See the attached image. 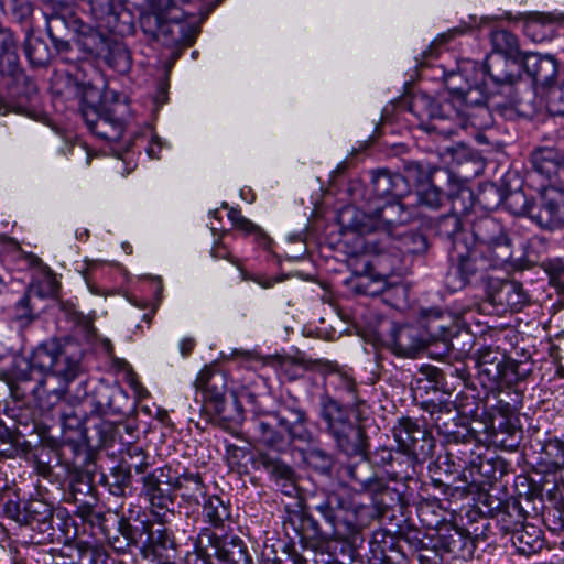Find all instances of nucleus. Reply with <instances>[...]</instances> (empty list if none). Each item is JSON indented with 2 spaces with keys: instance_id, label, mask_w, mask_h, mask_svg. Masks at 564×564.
Returning a JSON list of instances; mask_svg holds the SVG:
<instances>
[{
  "instance_id": "21",
  "label": "nucleus",
  "mask_w": 564,
  "mask_h": 564,
  "mask_svg": "<svg viewBox=\"0 0 564 564\" xmlns=\"http://www.w3.org/2000/svg\"><path fill=\"white\" fill-rule=\"evenodd\" d=\"M386 345L398 357L413 358L424 349L425 337L416 325L393 323Z\"/></svg>"
},
{
  "instance_id": "25",
  "label": "nucleus",
  "mask_w": 564,
  "mask_h": 564,
  "mask_svg": "<svg viewBox=\"0 0 564 564\" xmlns=\"http://www.w3.org/2000/svg\"><path fill=\"white\" fill-rule=\"evenodd\" d=\"M172 488L181 491L180 507L186 509L187 513L196 512L208 495L202 475L188 469H184L173 479Z\"/></svg>"
},
{
  "instance_id": "14",
  "label": "nucleus",
  "mask_w": 564,
  "mask_h": 564,
  "mask_svg": "<svg viewBox=\"0 0 564 564\" xmlns=\"http://www.w3.org/2000/svg\"><path fill=\"white\" fill-rule=\"evenodd\" d=\"M469 243L490 257L496 264H505L512 256V240L503 223L490 215L473 220Z\"/></svg>"
},
{
  "instance_id": "30",
  "label": "nucleus",
  "mask_w": 564,
  "mask_h": 564,
  "mask_svg": "<svg viewBox=\"0 0 564 564\" xmlns=\"http://www.w3.org/2000/svg\"><path fill=\"white\" fill-rule=\"evenodd\" d=\"M491 519L501 534H513L522 525H525L527 513L520 501L516 498H509L505 501H498L495 508L490 509Z\"/></svg>"
},
{
  "instance_id": "20",
  "label": "nucleus",
  "mask_w": 564,
  "mask_h": 564,
  "mask_svg": "<svg viewBox=\"0 0 564 564\" xmlns=\"http://www.w3.org/2000/svg\"><path fill=\"white\" fill-rule=\"evenodd\" d=\"M564 212V189L558 185L541 184L538 196V205L529 209V218L539 227L547 230L562 228V224H547L549 215L562 217Z\"/></svg>"
},
{
  "instance_id": "23",
  "label": "nucleus",
  "mask_w": 564,
  "mask_h": 564,
  "mask_svg": "<svg viewBox=\"0 0 564 564\" xmlns=\"http://www.w3.org/2000/svg\"><path fill=\"white\" fill-rule=\"evenodd\" d=\"M254 463L257 468H262L269 474L271 481L288 497H294L297 492L295 473L293 468L283 462L278 455L268 452H259Z\"/></svg>"
},
{
  "instance_id": "5",
  "label": "nucleus",
  "mask_w": 564,
  "mask_h": 564,
  "mask_svg": "<svg viewBox=\"0 0 564 564\" xmlns=\"http://www.w3.org/2000/svg\"><path fill=\"white\" fill-rule=\"evenodd\" d=\"M89 10L95 28L82 21L77 35L79 48L97 58L105 55L111 35L128 36L135 31L133 13L119 0H89Z\"/></svg>"
},
{
  "instance_id": "34",
  "label": "nucleus",
  "mask_w": 564,
  "mask_h": 564,
  "mask_svg": "<svg viewBox=\"0 0 564 564\" xmlns=\"http://www.w3.org/2000/svg\"><path fill=\"white\" fill-rule=\"evenodd\" d=\"M429 248L427 238L420 230H404L403 228L392 236L391 259L395 267L400 254H423Z\"/></svg>"
},
{
  "instance_id": "60",
  "label": "nucleus",
  "mask_w": 564,
  "mask_h": 564,
  "mask_svg": "<svg viewBox=\"0 0 564 564\" xmlns=\"http://www.w3.org/2000/svg\"><path fill=\"white\" fill-rule=\"evenodd\" d=\"M379 296L387 305L393 308H401L406 303L408 290L401 283L389 284L386 281L383 290L380 292Z\"/></svg>"
},
{
  "instance_id": "29",
  "label": "nucleus",
  "mask_w": 564,
  "mask_h": 564,
  "mask_svg": "<svg viewBox=\"0 0 564 564\" xmlns=\"http://www.w3.org/2000/svg\"><path fill=\"white\" fill-rule=\"evenodd\" d=\"M91 426L96 431L102 446L113 447L116 444L121 446L131 445L138 438L139 430L133 421H100Z\"/></svg>"
},
{
  "instance_id": "17",
  "label": "nucleus",
  "mask_w": 564,
  "mask_h": 564,
  "mask_svg": "<svg viewBox=\"0 0 564 564\" xmlns=\"http://www.w3.org/2000/svg\"><path fill=\"white\" fill-rule=\"evenodd\" d=\"M397 447L419 457L429 458L435 448V440L424 426L411 417H401L392 429Z\"/></svg>"
},
{
  "instance_id": "6",
  "label": "nucleus",
  "mask_w": 564,
  "mask_h": 564,
  "mask_svg": "<svg viewBox=\"0 0 564 564\" xmlns=\"http://www.w3.org/2000/svg\"><path fill=\"white\" fill-rule=\"evenodd\" d=\"M400 200L387 202L371 215L362 214L361 219L355 214L349 226L356 232L355 245L360 246L362 253L391 252L392 236L412 218L411 212Z\"/></svg>"
},
{
  "instance_id": "13",
  "label": "nucleus",
  "mask_w": 564,
  "mask_h": 564,
  "mask_svg": "<svg viewBox=\"0 0 564 564\" xmlns=\"http://www.w3.org/2000/svg\"><path fill=\"white\" fill-rule=\"evenodd\" d=\"M80 112L93 134L100 140L118 142L130 116V105L126 98L116 96L112 100L105 99L97 106L83 104Z\"/></svg>"
},
{
  "instance_id": "50",
  "label": "nucleus",
  "mask_w": 564,
  "mask_h": 564,
  "mask_svg": "<svg viewBox=\"0 0 564 564\" xmlns=\"http://www.w3.org/2000/svg\"><path fill=\"white\" fill-rule=\"evenodd\" d=\"M24 54L29 63L34 67L46 66L52 58L48 45L42 39L32 36L31 31H26Z\"/></svg>"
},
{
  "instance_id": "38",
  "label": "nucleus",
  "mask_w": 564,
  "mask_h": 564,
  "mask_svg": "<svg viewBox=\"0 0 564 564\" xmlns=\"http://www.w3.org/2000/svg\"><path fill=\"white\" fill-rule=\"evenodd\" d=\"M512 546L519 554L530 556L540 552L544 545L543 531L534 524L527 523L510 538Z\"/></svg>"
},
{
  "instance_id": "1",
  "label": "nucleus",
  "mask_w": 564,
  "mask_h": 564,
  "mask_svg": "<svg viewBox=\"0 0 564 564\" xmlns=\"http://www.w3.org/2000/svg\"><path fill=\"white\" fill-rule=\"evenodd\" d=\"M470 72L471 79H466V88L456 102L429 96L420 98L424 107L422 116L426 117L421 127L426 132L451 138L468 126L487 129L492 124L491 109L507 116L519 107L521 66L517 62L491 57L480 66L473 63Z\"/></svg>"
},
{
  "instance_id": "26",
  "label": "nucleus",
  "mask_w": 564,
  "mask_h": 564,
  "mask_svg": "<svg viewBox=\"0 0 564 564\" xmlns=\"http://www.w3.org/2000/svg\"><path fill=\"white\" fill-rule=\"evenodd\" d=\"M370 561L373 564H405L406 556L397 539L388 530H376L369 541Z\"/></svg>"
},
{
  "instance_id": "36",
  "label": "nucleus",
  "mask_w": 564,
  "mask_h": 564,
  "mask_svg": "<svg viewBox=\"0 0 564 564\" xmlns=\"http://www.w3.org/2000/svg\"><path fill=\"white\" fill-rule=\"evenodd\" d=\"M445 449L448 452V456L462 463L466 470H469L471 465H475L480 455L488 452L486 445L478 438L477 432L473 433V438L470 440L447 444Z\"/></svg>"
},
{
  "instance_id": "18",
  "label": "nucleus",
  "mask_w": 564,
  "mask_h": 564,
  "mask_svg": "<svg viewBox=\"0 0 564 564\" xmlns=\"http://www.w3.org/2000/svg\"><path fill=\"white\" fill-rule=\"evenodd\" d=\"M448 198L452 200V210L437 218L435 223L436 235L447 240L451 248H455L456 241H469L468 232L463 228V221L459 212L456 208V203L465 199L473 198V192L463 182L456 184V189L448 192Z\"/></svg>"
},
{
  "instance_id": "47",
  "label": "nucleus",
  "mask_w": 564,
  "mask_h": 564,
  "mask_svg": "<svg viewBox=\"0 0 564 564\" xmlns=\"http://www.w3.org/2000/svg\"><path fill=\"white\" fill-rule=\"evenodd\" d=\"M441 169L435 167L431 171L426 184H421L416 191L419 206L426 207L431 210L438 209L445 199L448 198V194H445L440 187H437L432 180L433 173L440 172Z\"/></svg>"
},
{
  "instance_id": "53",
  "label": "nucleus",
  "mask_w": 564,
  "mask_h": 564,
  "mask_svg": "<svg viewBox=\"0 0 564 564\" xmlns=\"http://www.w3.org/2000/svg\"><path fill=\"white\" fill-rule=\"evenodd\" d=\"M101 482L116 497H123L131 485V474L122 466H116L101 476Z\"/></svg>"
},
{
  "instance_id": "33",
  "label": "nucleus",
  "mask_w": 564,
  "mask_h": 564,
  "mask_svg": "<svg viewBox=\"0 0 564 564\" xmlns=\"http://www.w3.org/2000/svg\"><path fill=\"white\" fill-rule=\"evenodd\" d=\"M426 458L419 457L401 448L394 449L393 460L390 463L387 473V481L406 482L419 474Z\"/></svg>"
},
{
  "instance_id": "42",
  "label": "nucleus",
  "mask_w": 564,
  "mask_h": 564,
  "mask_svg": "<svg viewBox=\"0 0 564 564\" xmlns=\"http://www.w3.org/2000/svg\"><path fill=\"white\" fill-rule=\"evenodd\" d=\"M59 284L51 268L43 263L34 273L30 286L26 290L41 299L54 297L58 292Z\"/></svg>"
},
{
  "instance_id": "46",
  "label": "nucleus",
  "mask_w": 564,
  "mask_h": 564,
  "mask_svg": "<svg viewBox=\"0 0 564 564\" xmlns=\"http://www.w3.org/2000/svg\"><path fill=\"white\" fill-rule=\"evenodd\" d=\"M490 42L494 48V54L489 55L486 61L491 57L503 56L510 61L517 62L512 58L519 52L518 37L506 29H497L490 33Z\"/></svg>"
},
{
  "instance_id": "55",
  "label": "nucleus",
  "mask_w": 564,
  "mask_h": 564,
  "mask_svg": "<svg viewBox=\"0 0 564 564\" xmlns=\"http://www.w3.org/2000/svg\"><path fill=\"white\" fill-rule=\"evenodd\" d=\"M171 468L167 466L156 467L141 477V496L145 497L154 492L161 486H172Z\"/></svg>"
},
{
  "instance_id": "37",
  "label": "nucleus",
  "mask_w": 564,
  "mask_h": 564,
  "mask_svg": "<svg viewBox=\"0 0 564 564\" xmlns=\"http://www.w3.org/2000/svg\"><path fill=\"white\" fill-rule=\"evenodd\" d=\"M77 517L80 523H77L80 535L89 539H99L109 528V519L106 513L90 506H84L78 509Z\"/></svg>"
},
{
  "instance_id": "48",
  "label": "nucleus",
  "mask_w": 564,
  "mask_h": 564,
  "mask_svg": "<svg viewBox=\"0 0 564 564\" xmlns=\"http://www.w3.org/2000/svg\"><path fill=\"white\" fill-rule=\"evenodd\" d=\"M147 501L149 503V513L153 522L166 525L175 519V495L170 494Z\"/></svg>"
},
{
  "instance_id": "63",
  "label": "nucleus",
  "mask_w": 564,
  "mask_h": 564,
  "mask_svg": "<svg viewBox=\"0 0 564 564\" xmlns=\"http://www.w3.org/2000/svg\"><path fill=\"white\" fill-rule=\"evenodd\" d=\"M143 529L148 532V540L154 547L164 551L175 547V540L172 530L163 527L153 531L149 523H144Z\"/></svg>"
},
{
  "instance_id": "11",
  "label": "nucleus",
  "mask_w": 564,
  "mask_h": 564,
  "mask_svg": "<svg viewBox=\"0 0 564 564\" xmlns=\"http://www.w3.org/2000/svg\"><path fill=\"white\" fill-rule=\"evenodd\" d=\"M366 449L360 455H349L359 457V459L356 463L344 465L339 470V476L354 491L371 497L373 505L377 506L371 508V514H373L381 509L392 508L393 502L400 500V494L397 490L392 491L386 478L371 467L366 457Z\"/></svg>"
},
{
  "instance_id": "49",
  "label": "nucleus",
  "mask_w": 564,
  "mask_h": 564,
  "mask_svg": "<svg viewBox=\"0 0 564 564\" xmlns=\"http://www.w3.org/2000/svg\"><path fill=\"white\" fill-rule=\"evenodd\" d=\"M422 409L429 413L430 420L434 423L437 432L438 422H453L459 416L455 410V404H452V401L445 398L423 401Z\"/></svg>"
},
{
  "instance_id": "57",
  "label": "nucleus",
  "mask_w": 564,
  "mask_h": 564,
  "mask_svg": "<svg viewBox=\"0 0 564 564\" xmlns=\"http://www.w3.org/2000/svg\"><path fill=\"white\" fill-rule=\"evenodd\" d=\"M521 362L503 356L502 362L499 365V379H497L495 386H512L520 380H524L530 369L521 370Z\"/></svg>"
},
{
  "instance_id": "7",
  "label": "nucleus",
  "mask_w": 564,
  "mask_h": 564,
  "mask_svg": "<svg viewBox=\"0 0 564 564\" xmlns=\"http://www.w3.org/2000/svg\"><path fill=\"white\" fill-rule=\"evenodd\" d=\"M357 404L341 403L330 395L329 390L319 395L318 419L321 430L346 455H360L367 446V436L362 427L354 421L352 413Z\"/></svg>"
},
{
  "instance_id": "35",
  "label": "nucleus",
  "mask_w": 564,
  "mask_h": 564,
  "mask_svg": "<svg viewBox=\"0 0 564 564\" xmlns=\"http://www.w3.org/2000/svg\"><path fill=\"white\" fill-rule=\"evenodd\" d=\"M200 506L204 522L208 523L214 529H224L232 522V507L230 500H225L216 494H208Z\"/></svg>"
},
{
  "instance_id": "15",
  "label": "nucleus",
  "mask_w": 564,
  "mask_h": 564,
  "mask_svg": "<svg viewBox=\"0 0 564 564\" xmlns=\"http://www.w3.org/2000/svg\"><path fill=\"white\" fill-rule=\"evenodd\" d=\"M352 253L357 264L362 265L360 273L351 281L352 292L358 295L379 296L387 281L386 276L394 271L391 254L362 253L358 245H355Z\"/></svg>"
},
{
  "instance_id": "12",
  "label": "nucleus",
  "mask_w": 564,
  "mask_h": 564,
  "mask_svg": "<svg viewBox=\"0 0 564 564\" xmlns=\"http://www.w3.org/2000/svg\"><path fill=\"white\" fill-rule=\"evenodd\" d=\"M531 78L535 90L545 96L546 109L552 116L564 117V72L560 80L554 84L558 75V63L552 55L538 53L524 54L521 63L517 62Z\"/></svg>"
},
{
  "instance_id": "19",
  "label": "nucleus",
  "mask_w": 564,
  "mask_h": 564,
  "mask_svg": "<svg viewBox=\"0 0 564 564\" xmlns=\"http://www.w3.org/2000/svg\"><path fill=\"white\" fill-rule=\"evenodd\" d=\"M431 485L437 489L443 499L449 500L455 496H464L468 492L466 486H454L453 482L460 478L467 471L462 463L448 456L445 449L434 462V467L430 468Z\"/></svg>"
},
{
  "instance_id": "32",
  "label": "nucleus",
  "mask_w": 564,
  "mask_h": 564,
  "mask_svg": "<svg viewBox=\"0 0 564 564\" xmlns=\"http://www.w3.org/2000/svg\"><path fill=\"white\" fill-rule=\"evenodd\" d=\"M373 192L379 197L390 196L392 199H401L411 192L409 180L389 170H378L371 175Z\"/></svg>"
},
{
  "instance_id": "56",
  "label": "nucleus",
  "mask_w": 564,
  "mask_h": 564,
  "mask_svg": "<svg viewBox=\"0 0 564 564\" xmlns=\"http://www.w3.org/2000/svg\"><path fill=\"white\" fill-rule=\"evenodd\" d=\"M473 63H468L464 68H459V70H451L446 73L443 72L444 84L448 91L449 97L445 100H457V98L463 94V90L466 88V79H471L468 73L470 70Z\"/></svg>"
},
{
  "instance_id": "8",
  "label": "nucleus",
  "mask_w": 564,
  "mask_h": 564,
  "mask_svg": "<svg viewBox=\"0 0 564 564\" xmlns=\"http://www.w3.org/2000/svg\"><path fill=\"white\" fill-rule=\"evenodd\" d=\"M2 510L4 518L12 522V533L20 544L45 545L54 541V510L44 501L33 500L21 505L8 500Z\"/></svg>"
},
{
  "instance_id": "10",
  "label": "nucleus",
  "mask_w": 564,
  "mask_h": 564,
  "mask_svg": "<svg viewBox=\"0 0 564 564\" xmlns=\"http://www.w3.org/2000/svg\"><path fill=\"white\" fill-rule=\"evenodd\" d=\"M449 265L444 278L446 289L454 293L481 280L490 269L501 268L490 257L475 249L469 241H456L448 253Z\"/></svg>"
},
{
  "instance_id": "16",
  "label": "nucleus",
  "mask_w": 564,
  "mask_h": 564,
  "mask_svg": "<svg viewBox=\"0 0 564 564\" xmlns=\"http://www.w3.org/2000/svg\"><path fill=\"white\" fill-rule=\"evenodd\" d=\"M194 401L200 410L213 411V413L223 420L229 421L226 415L225 393L227 390V380L224 372L204 367L197 375L195 381Z\"/></svg>"
},
{
  "instance_id": "3",
  "label": "nucleus",
  "mask_w": 564,
  "mask_h": 564,
  "mask_svg": "<svg viewBox=\"0 0 564 564\" xmlns=\"http://www.w3.org/2000/svg\"><path fill=\"white\" fill-rule=\"evenodd\" d=\"M251 424L256 441L278 453L308 446L314 440L307 412L296 399L284 400L276 411L254 417Z\"/></svg>"
},
{
  "instance_id": "28",
  "label": "nucleus",
  "mask_w": 564,
  "mask_h": 564,
  "mask_svg": "<svg viewBox=\"0 0 564 564\" xmlns=\"http://www.w3.org/2000/svg\"><path fill=\"white\" fill-rule=\"evenodd\" d=\"M435 532L436 543H438L437 545L444 555H451L455 558H466L473 555V540L451 522H446Z\"/></svg>"
},
{
  "instance_id": "58",
  "label": "nucleus",
  "mask_w": 564,
  "mask_h": 564,
  "mask_svg": "<svg viewBox=\"0 0 564 564\" xmlns=\"http://www.w3.org/2000/svg\"><path fill=\"white\" fill-rule=\"evenodd\" d=\"M305 460L310 467L321 475H332L335 460L330 453L321 448H312L306 453Z\"/></svg>"
},
{
  "instance_id": "64",
  "label": "nucleus",
  "mask_w": 564,
  "mask_h": 564,
  "mask_svg": "<svg viewBox=\"0 0 564 564\" xmlns=\"http://www.w3.org/2000/svg\"><path fill=\"white\" fill-rule=\"evenodd\" d=\"M543 448L550 464L557 469H564V435L549 438Z\"/></svg>"
},
{
  "instance_id": "44",
  "label": "nucleus",
  "mask_w": 564,
  "mask_h": 564,
  "mask_svg": "<svg viewBox=\"0 0 564 564\" xmlns=\"http://www.w3.org/2000/svg\"><path fill=\"white\" fill-rule=\"evenodd\" d=\"M505 199V189L495 183H485L479 186L477 195H473V198L468 199L469 205H464L460 212H467L468 208L474 205V203L485 210H495L503 204Z\"/></svg>"
},
{
  "instance_id": "31",
  "label": "nucleus",
  "mask_w": 564,
  "mask_h": 564,
  "mask_svg": "<svg viewBox=\"0 0 564 564\" xmlns=\"http://www.w3.org/2000/svg\"><path fill=\"white\" fill-rule=\"evenodd\" d=\"M46 21V32L53 29L79 30L82 20L73 12L72 6L64 0H40Z\"/></svg>"
},
{
  "instance_id": "9",
  "label": "nucleus",
  "mask_w": 564,
  "mask_h": 564,
  "mask_svg": "<svg viewBox=\"0 0 564 564\" xmlns=\"http://www.w3.org/2000/svg\"><path fill=\"white\" fill-rule=\"evenodd\" d=\"M129 403V394L119 383L99 380L83 401L82 405L88 411L82 414L74 410V417L63 414L64 425L88 432L94 423L105 421V416L123 414Z\"/></svg>"
},
{
  "instance_id": "41",
  "label": "nucleus",
  "mask_w": 564,
  "mask_h": 564,
  "mask_svg": "<svg viewBox=\"0 0 564 564\" xmlns=\"http://www.w3.org/2000/svg\"><path fill=\"white\" fill-rule=\"evenodd\" d=\"M122 37L111 35L105 55L100 58L117 73L127 74L132 66V56Z\"/></svg>"
},
{
  "instance_id": "27",
  "label": "nucleus",
  "mask_w": 564,
  "mask_h": 564,
  "mask_svg": "<svg viewBox=\"0 0 564 564\" xmlns=\"http://www.w3.org/2000/svg\"><path fill=\"white\" fill-rule=\"evenodd\" d=\"M67 554H73L77 564H109L111 557L107 553L99 539H89L80 535L79 528L75 523L73 542L65 546Z\"/></svg>"
},
{
  "instance_id": "62",
  "label": "nucleus",
  "mask_w": 564,
  "mask_h": 564,
  "mask_svg": "<svg viewBox=\"0 0 564 564\" xmlns=\"http://www.w3.org/2000/svg\"><path fill=\"white\" fill-rule=\"evenodd\" d=\"M503 204L511 213L529 217V209L538 205V199L530 202L521 191L506 192Z\"/></svg>"
},
{
  "instance_id": "40",
  "label": "nucleus",
  "mask_w": 564,
  "mask_h": 564,
  "mask_svg": "<svg viewBox=\"0 0 564 564\" xmlns=\"http://www.w3.org/2000/svg\"><path fill=\"white\" fill-rule=\"evenodd\" d=\"M326 386L334 392V398L341 403L359 404L355 379L344 371H333L326 377Z\"/></svg>"
},
{
  "instance_id": "43",
  "label": "nucleus",
  "mask_w": 564,
  "mask_h": 564,
  "mask_svg": "<svg viewBox=\"0 0 564 564\" xmlns=\"http://www.w3.org/2000/svg\"><path fill=\"white\" fill-rule=\"evenodd\" d=\"M505 355L492 349H484L479 352L476 367L478 376L482 381V384L494 387L499 379V365L502 362Z\"/></svg>"
},
{
  "instance_id": "2",
  "label": "nucleus",
  "mask_w": 564,
  "mask_h": 564,
  "mask_svg": "<svg viewBox=\"0 0 564 564\" xmlns=\"http://www.w3.org/2000/svg\"><path fill=\"white\" fill-rule=\"evenodd\" d=\"M79 365L63 350L57 338L41 341L17 366L15 377L21 382H34L30 392L40 408L51 410L67 393L78 375Z\"/></svg>"
},
{
  "instance_id": "59",
  "label": "nucleus",
  "mask_w": 564,
  "mask_h": 564,
  "mask_svg": "<svg viewBox=\"0 0 564 564\" xmlns=\"http://www.w3.org/2000/svg\"><path fill=\"white\" fill-rule=\"evenodd\" d=\"M551 24L552 20L547 14L534 13L525 20L523 31L533 42H541L545 36V32H542L540 29L550 26Z\"/></svg>"
},
{
  "instance_id": "4",
  "label": "nucleus",
  "mask_w": 564,
  "mask_h": 564,
  "mask_svg": "<svg viewBox=\"0 0 564 564\" xmlns=\"http://www.w3.org/2000/svg\"><path fill=\"white\" fill-rule=\"evenodd\" d=\"M307 507L321 514L324 519V527L305 511L290 513L284 524H290L301 541L340 539L346 532L366 524L359 519L360 511L348 509L341 497L335 492L324 496L319 503Z\"/></svg>"
},
{
  "instance_id": "61",
  "label": "nucleus",
  "mask_w": 564,
  "mask_h": 564,
  "mask_svg": "<svg viewBox=\"0 0 564 564\" xmlns=\"http://www.w3.org/2000/svg\"><path fill=\"white\" fill-rule=\"evenodd\" d=\"M31 295L25 291L13 305V318L20 326L29 325L36 317L31 305Z\"/></svg>"
},
{
  "instance_id": "39",
  "label": "nucleus",
  "mask_w": 564,
  "mask_h": 564,
  "mask_svg": "<svg viewBox=\"0 0 564 564\" xmlns=\"http://www.w3.org/2000/svg\"><path fill=\"white\" fill-rule=\"evenodd\" d=\"M487 440L494 445L507 451L517 449L520 442V431L516 427L511 420L490 421L485 427Z\"/></svg>"
},
{
  "instance_id": "51",
  "label": "nucleus",
  "mask_w": 564,
  "mask_h": 564,
  "mask_svg": "<svg viewBox=\"0 0 564 564\" xmlns=\"http://www.w3.org/2000/svg\"><path fill=\"white\" fill-rule=\"evenodd\" d=\"M469 29L470 28L468 25L464 24V25L452 28V29L447 30L446 32L438 34L431 42L429 47L421 53L422 59H419L416 57L417 64L420 66L430 65V62L432 59H435L440 56V54H441L440 47L442 45L447 44L449 41H452L456 36H460L463 34H465Z\"/></svg>"
},
{
  "instance_id": "45",
  "label": "nucleus",
  "mask_w": 564,
  "mask_h": 564,
  "mask_svg": "<svg viewBox=\"0 0 564 564\" xmlns=\"http://www.w3.org/2000/svg\"><path fill=\"white\" fill-rule=\"evenodd\" d=\"M441 498L422 500L416 507V514L422 527L427 530H440L446 521L445 509L440 505Z\"/></svg>"
},
{
  "instance_id": "54",
  "label": "nucleus",
  "mask_w": 564,
  "mask_h": 564,
  "mask_svg": "<svg viewBox=\"0 0 564 564\" xmlns=\"http://www.w3.org/2000/svg\"><path fill=\"white\" fill-rule=\"evenodd\" d=\"M6 261L11 265V270L35 272L44 262L40 257L32 252L24 251L20 246H14L7 254Z\"/></svg>"
},
{
  "instance_id": "52",
  "label": "nucleus",
  "mask_w": 564,
  "mask_h": 564,
  "mask_svg": "<svg viewBox=\"0 0 564 564\" xmlns=\"http://www.w3.org/2000/svg\"><path fill=\"white\" fill-rule=\"evenodd\" d=\"M476 431L469 426V419L458 416L453 422H438V434L447 444L473 438Z\"/></svg>"
},
{
  "instance_id": "22",
  "label": "nucleus",
  "mask_w": 564,
  "mask_h": 564,
  "mask_svg": "<svg viewBox=\"0 0 564 564\" xmlns=\"http://www.w3.org/2000/svg\"><path fill=\"white\" fill-rule=\"evenodd\" d=\"M533 171L546 185L564 183V150L558 147H540L531 153Z\"/></svg>"
},
{
  "instance_id": "24",
  "label": "nucleus",
  "mask_w": 564,
  "mask_h": 564,
  "mask_svg": "<svg viewBox=\"0 0 564 564\" xmlns=\"http://www.w3.org/2000/svg\"><path fill=\"white\" fill-rule=\"evenodd\" d=\"M150 3L158 2L160 12L156 14L155 19L158 22L156 31L154 32L155 36H160L161 34L172 35L173 43L184 42L188 45L193 43V39L186 37L183 34L185 24V13L182 9L174 4H167L166 0H145Z\"/></svg>"
}]
</instances>
